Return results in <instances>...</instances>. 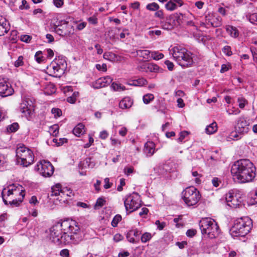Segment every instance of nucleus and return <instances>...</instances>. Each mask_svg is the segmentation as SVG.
Instances as JSON below:
<instances>
[{
  "label": "nucleus",
  "mask_w": 257,
  "mask_h": 257,
  "mask_svg": "<svg viewBox=\"0 0 257 257\" xmlns=\"http://www.w3.org/2000/svg\"><path fill=\"white\" fill-rule=\"evenodd\" d=\"M231 172L234 179L241 183L251 182L255 176V167L248 159H241L234 162Z\"/></svg>",
  "instance_id": "f257e3e1"
},
{
  "label": "nucleus",
  "mask_w": 257,
  "mask_h": 257,
  "mask_svg": "<svg viewBox=\"0 0 257 257\" xmlns=\"http://www.w3.org/2000/svg\"><path fill=\"white\" fill-rule=\"evenodd\" d=\"M2 195L6 204L18 206L22 202L25 194L22 186L13 184L3 190Z\"/></svg>",
  "instance_id": "f03ea898"
},
{
  "label": "nucleus",
  "mask_w": 257,
  "mask_h": 257,
  "mask_svg": "<svg viewBox=\"0 0 257 257\" xmlns=\"http://www.w3.org/2000/svg\"><path fill=\"white\" fill-rule=\"evenodd\" d=\"M17 162L23 167H28L34 162V155L32 150L23 144H18L16 151Z\"/></svg>",
  "instance_id": "7ed1b4c3"
},
{
  "label": "nucleus",
  "mask_w": 257,
  "mask_h": 257,
  "mask_svg": "<svg viewBox=\"0 0 257 257\" xmlns=\"http://www.w3.org/2000/svg\"><path fill=\"white\" fill-rule=\"evenodd\" d=\"M251 220L248 217L239 218L235 220L233 226L230 230V234L233 236H244L251 229Z\"/></svg>",
  "instance_id": "20e7f679"
},
{
  "label": "nucleus",
  "mask_w": 257,
  "mask_h": 257,
  "mask_svg": "<svg viewBox=\"0 0 257 257\" xmlns=\"http://www.w3.org/2000/svg\"><path fill=\"white\" fill-rule=\"evenodd\" d=\"M199 226L202 234H205L210 238H216L219 234L218 225L214 220L210 218H202Z\"/></svg>",
  "instance_id": "39448f33"
},
{
  "label": "nucleus",
  "mask_w": 257,
  "mask_h": 257,
  "mask_svg": "<svg viewBox=\"0 0 257 257\" xmlns=\"http://www.w3.org/2000/svg\"><path fill=\"white\" fill-rule=\"evenodd\" d=\"M201 198V195L198 190L193 187L186 188L182 192V199L188 206L195 205Z\"/></svg>",
  "instance_id": "423d86ee"
},
{
  "label": "nucleus",
  "mask_w": 257,
  "mask_h": 257,
  "mask_svg": "<svg viewBox=\"0 0 257 257\" xmlns=\"http://www.w3.org/2000/svg\"><path fill=\"white\" fill-rule=\"evenodd\" d=\"M66 68L65 62L62 59L53 61L47 67V72L51 76H59L64 72Z\"/></svg>",
  "instance_id": "0eeeda50"
},
{
  "label": "nucleus",
  "mask_w": 257,
  "mask_h": 257,
  "mask_svg": "<svg viewBox=\"0 0 257 257\" xmlns=\"http://www.w3.org/2000/svg\"><path fill=\"white\" fill-rule=\"evenodd\" d=\"M126 211L132 212L141 207V203L140 196L138 193H134L127 197L124 202Z\"/></svg>",
  "instance_id": "6e6552de"
},
{
  "label": "nucleus",
  "mask_w": 257,
  "mask_h": 257,
  "mask_svg": "<svg viewBox=\"0 0 257 257\" xmlns=\"http://www.w3.org/2000/svg\"><path fill=\"white\" fill-rule=\"evenodd\" d=\"M62 232L59 222L56 223L50 229V239L57 244L65 243Z\"/></svg>",
  "instance_id": "1a4fd4ad"
},
{
  "label": "nucleus",
  "mask_w": 257,
  "mask_h": 257,
  "mask_svg": "<svg viewBox=\"0 0 257 257\" xmlns=\"http://www.w3.org/2000/svg\"><path fill=\"white\" fill-rule=\"evenodd\" d=\"M221 18L216 14L209 12L205 16L204 22H201V25L205 27H218L221 25Z\"/></svg>",
  "instance_id": "9d476101"
},
{
  "label": "nucleus",
  "mask_w": 257,
  "mask_h": 257,
  "mask_svg": "<svg viewBox=\"0 0 257 257\" xmlns=\"http://www.w3.org/2000/svg\"><path fill=\"white\" fill-rule=\"evenodd\" d=\"M37 169L39 173L45 177H49L52 175L54 172V167L49 161L42 160L39 162Z\"/></svg>",
  "instance_id": "9b49d317"
},
{
  "label": "nucleus",
  "mask_w": 257,
  "mask_h": 257,
  "mask_svg": "<svg viewBox=\"0 0 257 257\" xmlns=\"http://www.w3.org/2000/svg\"><path fill=\"white\" fill-rule=\"evenodd\" d=\"M35 105L30 99H26L21 104V112L28 119L31 117L34 111Z\"/></svg>",
  "instance_id": "f8f14e48"
},
{
  "label": "nucleus",
  "mask_w": 257,
  "mask_h": 257,
  "mask_svg": "<svg viewBox=\"0 0 257 257\" xmlns=\"http://www.w3.org/2000/svg\"><path fill=\"white\" fill-rule=\"evenodd\" d=\"M14 91L10 83L6 78L0 79V95L7 97L12 95Z\"/></svg>",
  "instance_id": "ddd939ff"
},
{
  "label": "nucleus",
  "mask_w": 257,
  "mask_h": 257,
  "mask_svg": "<svg viewBox=\"0 0 257 257\" xmlns=\"http://www.w3.org/2000/svg\"><path fill=\"white\" fill-rule=\"evenodd\" d=\"M226 200L229 206L236 208L241 204L242 199L239 194L229 192L226 195Z\"/></svg>",
  "instance_id": "4468645a"
},
{
  "label": "nucleus",
  "mask_w": 257,
  "mask_h": 257,
  "mask_svg": "<svg viewBox=\"0 0 257 257\" xmlns=\"http://www.w3.org/2000/svg\"><path fill=\"white\" fill-rule=\"evenodd\" d=\"M249 123L244 117H240L235 126L236 130L240 134L244 135L249 131Z\"/></svg>",
  "instance_id": "2eb2a0df"
},
{
  "label": "nucleus",
  "mask_w": 257,
  "mask_h": 257,
  "mask_svg": "<svg viewBox=\"0 0 257 257\" xmlns=\"http://www.w3.org/2000/svg\"><path fill=\"white\" fill-rule=\"evenodd\" d=\"M170 54H171L175 60L177 62L182 61V55L184 53H186V49L181 46H175L169 50Z\"/></svg>",
  "instance_id": "dca6fc26"
},
{
  "label": "nucleus",
  "mask_w": 257,
  "mask_h": 257,
  "mask_svg": "<svg viewBox=\"0 0 257 257\" xmlns=\"http://www.w3.org/2000/svg\"><path fill=\"white\" fill-rule=\"evenodd\" d=\"M138 69L142 72L157 73L159 72V67L152 63H142L138 67Z\"/></svg>",
  "instance_id": "f3484780"
},
{
  "label": "nucleus",
  "mask_w": 257,
  "mask_h": 257,
  "mask_svg": "<svg viewBox=\"0 0 257 257\" xmlns=\"http://www.w3.org/2000/svg\"><path fill=\"white\" fill-rule=\"evenodd\" d=\"M182 61H178L177 63L182 67H188L191 66L194 63L193 54L186 49V53L182 55Z\"/></svg>",
  "instance_id": "a211bd4d"
},
{
  "label": "nucleus",
  "mask_w": 257,
  "mask_h": 257,
  "mask_svg": "<svg viewBox=\"0 0 257 257\" xmlns=\"http://www.w3.org/2000/svg\"><path fill=\"white\" fill-rule=\"evenodd\" d=\"M112 81V79L108 76L98 79L93 84L94 88L98 89L104 87L109 85Z\"/></svg>",
  "instance_id": "6ab92c4d"
},
{
  "label": "nucleus",
  "mask_w": 257,
  "mask_h": 257,
  "mask_svg": "<svg viewBox=\"0 0 257 257\" xmlns=\"http://www.w3.org/2000/svg\"><path fill=\"white\" fill-rule=\"evenodd\" d=\"M183 5V2L182 0H170L165 5L166 9L169 11H173L176 10L178 7H181Z\"/></svg>",
  "instance_id": "aec40b11"
},
{
  "label": "nucleus",
  "mask_w": 257,
  "mask_h": 257,
  "mask_svg": "<svg viewBox=\"0 0 257 257\" xmlns=\"http://www.w3.org/2000/svg\"><path fill=\"white\" fill-rule=\"evenodd\" d=\"M74 229L71 228L70 232L68 233L69 234V238H67L66 240H64L65 243H69L71 241L74 243H77L81 239V237L79 235V232H75Z\"/></svg>",
  "instance_id": "412c9836"
},
{
  "label": "nucleus",
  "mask_w": 257,
  "mask_h": 257,
  "mask_svg": "<svg viewBox=\"0 0 257 257\" xmlns=\"http://www.w3.org/2000/svg\"><path fill=\"white\" fill-rule=\"evenodd\" d=\"M69 219L65 220L61 222H59L60 228L64 234V239L66 240L67 238H69V234H68L69 231V226L72 225V223H70ZM73 225V224H72Z\"/></svg>",
  "instance_id": "4be33fe9"
},
{
  "label": "nucleus",
  "mask_w": 257,
  "mask_h": 257,
  "mask_svg": "<svg viewBox=\"0 0 257 257\" xmlns=\"http://www.w3.org/2000/svg\"><path fill=\"white\" fill-rule=\"evenodd\" d=\"M133 104V99L130 97H125L119 103V107L121 109H128Z\"/></svg>",
  "instance_id": "5701e85b"
},
{
  "label": "nucleus",
  "mask_w": 257,
  "mask_h": 257,
  "mask_svg": "<svg viewBox=\"0 0 257 257\" xmlns=\"http://www.w3.org/2000/svg\"><path fill=\"white\" fill-rule=\"evenodd\" d=\"M9 25L6 19L0 16V36H3L9 31Z\"/></svg>",
  "instance_id": "b1692460"
},
{
  "label": "nucleus",
  "mask_w": 257,
  "mask_h": 257,
  "mask_svg": "<svg viewBox=\"0 0 257 257\" xmlns=\"http://www.w3.org/2000/svg\"><path fill=\"white\" fill-rule=\"evenodd\" d=\"M155 145L152 142H148L145 145L144 152L148 156H152L155 152Z\"/></svg>",
  "instance_id": "393cba45"
},
{
  "label": "nucleus",
  "mask_w": 257,
  "mask_h": 257,
  "mask_svg": "<svg viewBox=\"0 0 257 257\" xmlns=\"http://www.w3.org/2000/svg\"><path fill=\"white\" fill-rule=\"evenodd\" d=\"M139 235L140 232L137 229H132L130 230L127 233L126 238L129 242L135 243L136 241L134 237H138Z\"/></svg>",
  "instance_id": "a878e982"
},
{
  "label": "nucleus",
  "mask_w": 257,
  "mask_h": 257,
  "mask_svg": "<svg viewBox=\"0 0 257 257\" xmlns=\"http://www.w3.org/2000/svg\"><path fill=\"white\" fill-rule=\"evenodd\" d=\"M244 135L238 132L237 130L235 128L234 131L230 133L229 136L227 137L226 140L227 141H231L232 140H238L242 138Z\"/></svg>",
  "instance_id": "bb28decb"
},
{
  "label": "nucleus",
  "mask_w": 257,
  "mask_h": 257,
  "mask_svg": "<svg viewBox=\"0 0 257 257\" xmlns=\"http://www.w3.org/2000/svg\"><path fill=\"white\" fill-rule=\"evenodd\" d=\"M84 133V125L82 123L78 124L73 129V134L77 137H80Z\"/></svg>",
  "instance_id": "cd10ccee"
},
{
  "label": "nucleus",
  "mask_w": 257,
  "mask_h": 257,
  "mask_svg": "<svg viewBox=\"0 0 257 257\" xmlns=\"http://www.w3.org/2000/svg\"><path fill=\"white\" fill-rule=\"evenodd\" d=\"M226 30L228 34L231 37L236 38L238 36V31L236 28L232 26H227L226 27Z\"/></svg>",
  "instance_id": "c85d7f7f"
},
{
  "label": "nucleus",
  "mask_w": 257,
  "mask_h": 257,
  "mask_svg": "<svg viewBox=\"0 0 257 257\" xmlns=\"http://www.w3.org/2000/svg\"><path fill=\"white\" fill-rule=\"evenodd\" d=\"M217 130V125L216 122H213L207 125L205 128L206 133L207 134L211 135L215 133Z\"/></svg>",
  "instance_id": "c756f323"
},
{
  "label": "nucleus",
  "mask_w": 257,
  "mask_h": 257,
  "mask_svg": "<svg viewBox=\"0 0 257 257\" xmlns=\"http://www.w3.org/2000/svg\"><path fill=\"white\" fill-rule=\"evenodd\" d=\"M63 188L60 184H57L52 187L51 196H59Z\"/></svg>",
  "instance_id": "7c9ffc66"
},
{
  "label": "nucleus",
  "mask_w": 257,
  "mask_h": 257,
  "mask_svg": "<svg viewBox=\"0 0 257 257\" xmlns=\"http://www.w3.org/2000/svg\"><path fill=\"white\" fill-rule=\"evenodd\" d=\"M137 55L146 59H149L151 58V51L148 50H139L137 51Z\"/></svg>",
  "instance_id": "2f4dec72"
},
{
  "label": "nucleus",
  "mask_w": 257,
  "mask_h": 257,
  "mask_svg": "<svg viewBox=\"0 0 257 257\" xmlns=\"http://www.w3.org/2000/svg\"><path fill=\"white\" fill-rule=\"evenodd\" d=\"M64 190L63 188L59 196H58L57 198V200L58 201H59V202L61 204L67 203L69 201V199H68V197L66 196V194L65 193H64Z\"/></svg>",
  "instance_id": "473e14b6"
},
{
  "label": "nucleus",
  "mask_w": 257,
  "mask_h": 257,
  "mask_svg": "<svg viewBox=\"0 0 257 257\" xmlns=\"http://www.w3.org/2000/svg\"><path fill=\"white\" fill-rule=\"evenodd\" d=\"M111 87L115 91H122L126 89L124 86L116 82H113L111 84Z\"/></svg>",
  "instance_id": "72a5a7b5"
},
{
  "label": "nucleus",
  "mask_w": 257,
  "mask_h": 257,
  "mask_svg": "<svg viewBox=\"0 0 257 257\" xmlns=\"http://www.w3.org/2000/svg\"><path fill=\"white\" fill-rule=\"evenodd\" d=\"M237 102L238 103L239 107L241 109H243L248 104L247 100L242 96H240L237 98Z\"/></svg>",
  "instance_id": "f704fd0d"
},
{
  "label": "nucleus",
  "mask_w": 257,
  "mask_h": 257,
  "mask_svg": "<svg viewBox=\"0 0 257 257\" xmlns=\"http://www.w3.org/2000/svg\"><path fill=\"white\" fill-rule=\"evenodd\" d=\"M146 9L150 11H157L160 9L159 5L155 2L148 4Z\"/></svg>",
  "instance_id": "c9c22d12"
},
{
  "label": "nucleus",
  "mask_w": 257,
  "mask_h": 257,
  "mask_svg": "<svg viewBox=\"0 0 257 257\" xmlns=\"http://www.w3.org/2000/svg\"><path fill=\"white\" fill-rule=\"evenodd\" d=\"M49 132L50 135L53 136H56L59 133V126L58 124H54L51 126L49 128Z\"/></svg>",
  "instance_id": "e433bc0d"
},
{
  "label": "nucleus",
  "mask_w": 257,
  "mask_h": 257,
  "mask_svg": "<svg viewBox=\"0 0 257 257\" xmlns=\"http://www.w3.org/2000/svg\"><path fill=\"white\" fill-rule=\"evenodd\" d=\"M154 99V96L153 94L148 93L144 95L143 100L145 104H147L150 103Z\"/></svg>",
  "instance_id": "4c0bfd02"
},
{
  "label": "nucleus",
  "mask_w": 257,
  "mask_h": 257,
  "mask_svg": "<svg viewBox=\"0 0 257 257\" xmlns=\"http://www.w3.org/2000/svg\"><path fill=\"white\" fill-rule=\"evenodd\" d=\"M70 223H72V224H73V225H71L70 226H69V231H68V233L70 232V230L71 228H72L73 229H74V231L75 232H80V228L78 225V223L73 220H69Z\"/></svg>",
  "instance_id": "58836bf2"
},
{
  "label": "nucleus",
  "mask_w": 257,
  "mask_h": 257,
  "mask_svg": "<svg viewBox=\"0 0 257 257\" xmlns=\"http://www.w3.org/2000/svg\"><path fill=\"white\" fill-rule=\"evenodd\" d=\"M150 56L151 58H153L154 60H159L164 57V55L158 52L154 51L151 52Z\"/></svg>",
  "instance_id": "ea45409f"
},
{
  "label": "nucleus",
  "mask_w": 257,
  "mask_h": 257,
  "mask_svg": "<svg viewBox=\"0 0 257 257\" xmlns=\"http://www.w3.org/2000/svg\"><path fill=\"white\" fill-rule=\"evenodd\" d=\"M246 18L251 23L257 25V13L248 15Z\"/></svg>",
  "instance_id": "a19ab883"
},
{
  "label": "nucleus",
  "mask_w": 257,
  "mask_h": 257,
  "mask_svg": "<svg viewBox=\"0 0 257 257\" xmlns=\"http://www.w3.org/2000/svg\"><path fill=\"white\" fill-rule=\"evenodd\" d=\"M106 201L104 198L100 197L97 199L94 206L95 209H98L105 205Z\"/></svg>",
  "instance_id": "79ce46f5"
},
{
  "label": "nucleus",
  "mask_w": 257,
  "mask_h": 257,
  "mask_svg": "<svg viewBox=\"0 0 257 257\" xmlns=\"http://www.w3.org/2000/svg\"><path fill=\"white\" fill-rule=\"evenodd\" d=\"M121 220V216L120 215L117 214L113 218L111 221V225L115 227L117 226L118 222Z\"/></svg>",
  "instance_id": "37998d69"
},
{
  "label": "nucleus",
  "mask_w": 257,
  "mask_h": 257,
  "mask_svg": "<svg viewBox=\"0 0 257 257\" xmlns=\"http://www.w3.org/2000/svg\"><path fill=\"white\" fill-rule=\"evenodd\" d=\"M147 84V81L144 78H140L136 80H134L133 85L136 86H144Z\"/></svg>",
  "instance_id": "c03bdc74"
},
{
  "label": "nucleus",
  "mask_w": 257,
  "mask_h": 257,
  "mask_svg": "<svg viewBox=\"0 0 257 257\" xmlns=\"http://www.w3.org/2000/svg\"><path fill=\"white\" fill-rule=\"evenodd\" d=\"M18 128L19 124L17 123H13L8 126L7 131L10 133L15 132L18 130Z\"/></svg>",
  "instance_id": "a18cd8bd"
},
{
  "label": "nucleus",
  "mask_w": 257,
  "mask_h": 257,
  "mask_svg": "<svg viewBox=\"0 0 257 257\" xmlns=\"http://www.w3.org/2000/svg\"><path fill=\"white\" fill-rule=\"evenodd\" d=\"M152 235L149 232L144 233L141 237V241L142 242L145 243L150 240L152 238Z\"/></svg>",
  "instance_id": "49530a36"
},
{
  "label": "nucleus",
  "mask_w": 257,
  "mask_h": 257,
  "mask_svg": "<svg viewBox=\"0 0 257 257\" xmlns=\"http://www.w3.org/2000/svg\"><path fill=\"white\" fill-rule=\"evenodd\" d=\"M51 113L55 118L60 117L62 114L61 110L58 108H53L51 110Z\"/></svg>",
  "instance_id": "de8ad7c7"
},
{
  "label": "nucleus",
  "mask_w": 257,
  "mask_h": 257,
  "mask_svg": "<svg viewBox=\"0 0 257 257\" xmlns=\"http://www.w3.org/2000/svg\"><path fill=\"white\" fill-rule=\"evenodd\" d=\"M35 58L38 63H41L44 60L43 57L42 56V52L41 51H38L36 52L35 55Z\"/></svg>",
  "instance_id": "09e8293b"
},
{
  "label": "nucleus",
  "mask_w": 257,
  "mask_h": 257,
  "mask_svg": "<svg viewBox=\"0 0 257 257\" xmlns=\"http://www.w3.org/2000/svg\"><path fill=\"white\" fill-rule=\"evenodd\" d=\"M103 58L109 61H112L115 58V55L111 52H105L103 54Z\"/></svg>",
  "instance_id": "8fccbe9b"
},
{
  "label": "nucleus",
  "mask_w": 257,
  "mask_h": 257,
  "mask_svg": "<svg viewBox=\"0 0 257 257\" xmlns=\"http://www.w3.org/2000/svg\"><path fill=\"white\" fill-rule=\"evenodd\" d=\"M250 203L252 204L257 203V190L253 191L251 194Z\"/></svg>",
  "instance_id": "3c124183"
},
{
  "label": "nucleus",
  "mask_w": 257,
  "mask_h": 257,
  "mask_svg": "<svg viewBox=\"0 0 257 257\" xmlns=\"http://www.w3.org/2000/svg\"><path fill=\"white\" fill-rule=\"evenodd\" d=\"M67 140L65 138H60L59 140L57 139L53 140V142L57 144V146L62 145L64 143L67 142Z\"/></svg>",
  "instance_id": "603ef678"
},
{
  "label": "nucleus",
  "mask_w": 257,
  "mask_h": 257,
  "mask_svg": "<svg viewBox=\"0 0 257 257\" xmlns=\"http://www.w3.org/2000/svg\"><path fill=\"white\" fill-rule=\"evenodd\" d=\"M24 64L23 57L22 56H19L18 59L15 62L14 65L16 67L22 66Z\"/></svg>",
  "instance_id": "864d4df0"
},
{
  "label": "nucleus",
  "mask_w": 257,
  "mask_h": 257,
  "mask_svg": "<svg viewBox=\"0 0 257 257\" xmlns=\"http://www.w3.org/2000/svg\"><path fill=\"white\" fill-rule=\"evenodd\" d=\"M192 175L193 176L196 177L195 179V181L197 184H200L201 183V180L199 179V178L201 176V175L197 171H194L192 172Z\"/></svg>",
  "instance_id": "5fc2aeb1"
},
{
  "label": "nucleus",
  "mask_w": 257,
  "mask_h": 257,
  "mask_svg": "<svg viewBox=\"0 0 257 257\" xmlns=\"http://www.w3.org/2000/svg\"><path fill=\"white\" fill-rule=\"evenodd\" d=\"M188 135V133L186 131H183L180 133L179 137L178 139V141L182 142L185 138Z\"/></svg>",
  "instance_id": "6e6d98bb"
},
{
  "label": "nucleus",
  "mask_w": 257,
  "mask_h": 257,
  "mask_svg": "<svg viewBox=\"0 0 257 257\" xmlns=\"http://www.w3.org/2000/svg\"><path fill=\"white\" fill-rule=\"evenodd\" d=\"M222 50L223 53L228 56H231L232 55L231 48L228 46H226L224 47Z\"/></svg>",
  "instance_id": "4d7b16f0"
},
{
  "label": "nucleus",
  "mask_w": 257,
  "mask_h": 257,
  "mask_svg": "<svg viewBox=\"0 0 257 257\" xmlns=\"http://www.w3.org/2000/svg\"><path fill=\"white\" fill-rule=\"evenodd\" d=\"M32 39V37L27 35H22L21 36V40L26 43H29Z\"/></svg>",
  "instance_id": "13d9d810"
},
{
  "label": "nucleus",
  "mask_w": 257,
  "mask_h": 257,
  "mask_svg": "<svg viewBox=\"0 0 257 257\" xmlns=\"http://www.w3.org/2000/svg\"><path fill=\"white\" fill-rule=\"evenodd\" d=\"M95 66L96 69L99 71L105 72L107 70V66L105 64H102V65L98 64H96Z\"/></svg>",
  "instance_id": "bf43d9fd"
},
{
  "label": "nucleus",
  "mask_w": 257,
  "mask_h": 257,
  "mask_svg": "<svg viewBox=\"0 0 257 257\" xmlns=\"http://www.w3.org/2000/svg\"><path fill=\"white\" fill-rule=\"evenodd\" d=\"M197 231L194 229H188L186 232V235L187 236L192 237L196 234Z\"/></svg>",
  "instance_id": "052dcab7"
},
{
  "label": "nucleus",
  "mask_w": 257,
  "mask_h": 257,
  "mask_svg": "<svg viewBox=\"0 0 257 257\" xmlns=\"http://www.w3.org/2000/svg\"><path fill=\"white\" fill-rule=\"evenodd\" d=\"M155 17L158 18L160 19H163L164 18V14L162 10H157L155 13Z\"/></svg>",
  "instance_id": "680f3d73"
},
{
  "label": "nucleus",
  "mask_w": 257,
  "mask_h": 257,
  "mask_svg": "<svg viewBox=\"0 0 257 257\" xmlns=\"http://www.w3.org/2000/svg\"><path fill=\"white\" fill-rule=\"evenodd\" d=\"M63 189L64 190V193L66 194V196L68 197V199H69L70 197L73 195L72 191L70 189L67 187H63Z\"/></svg>",
  "instance_id": "e2e57ef3"
},
{
  "label": "nucleus",
  "mask_w": 257,
  "mask_h": 257,
  "mask_svg": "<svg viewBox=\"0 0 257 257\" xmlns=\"http://www.w3.org/2000/svg\"><path fill=\"white\" fill-rule=\"evenodd\" d=\"M173 26L170 23L164 22L162 24V28L165 30H171L173 28Z\"/></svg>",
  "instance_id": "0e129e2a"
},
{
  "label": "nucleus",
  "mask_w": 257,
  "mask_h": 257,
  "mask_svg": "<svg viewBox=\"0 0 257 257\" xmlns=\"http://www.w3.org/2000/svg\"><path fill=\"white\" fill-rule=\"evenodd\" d=\"M130 7L134 10H139L140 3L139 2H135L130 4Z\"/></svg>",
  "instance_id": "69168bd1"
},
{
  "label": "nucleus",
  "mask_w": 257,
  "mask_h": 257,
  "mask_svg": "<svg viewBox=\"0 0 257 257\" xmlns=\"http://www.w3.org/2000/svg\"><path fill=\"white\" fill-rule=\"evenodd\" d=\"M113 239L114 241L118 242L122 240L123 239V237L121 234L119 233H116L114 235Z\"/></svg>",
  "instance_id": "338daca9"
},
{
  "label": "nucleus",
  "mask_w": 257,
  "mask_h": 257,
  "mask_svg": "<svg viewBox=\"0 0 257 257\" xmlns=\"http://www.w3.org/2000/svg\"><path fill=\"white\" fill-rule=\"evenodd\" d=\"M60 254L62 257H69V251L67 249H63L60 251Z\"/></svg>",
  "instance_id": "774afa93"
}]
</instances>
